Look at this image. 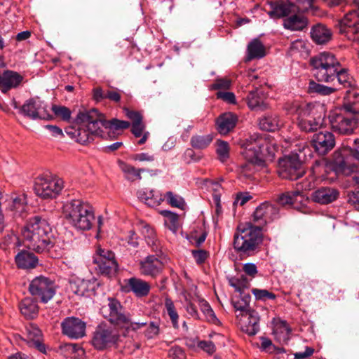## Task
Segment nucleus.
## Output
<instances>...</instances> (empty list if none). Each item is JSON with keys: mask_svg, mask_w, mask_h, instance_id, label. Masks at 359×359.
<instances>
[{"mask_svg": "<svg viewBox=\"0 0 359 359\" xmlns=\"http://www.w3.org/2000/svg\"><path fill=\"white\" fill-rule=\"evenodd\" d=\"M165 198L172 207L184 210L186 203L182 196L175 194L172 191H168L165 194Z\"/></svg>", "mask_w": 359, "mask_h": 359, "instance_id": "54", "label": "nucleus"}, {"mask_svg": "<svg viewBox=\"0 0 359 359\" xmlns=\"http://www.w3.org/2000/svg\"><path fill=\"white\" fill-rule=\"evenodd\" d=\"M266 50L264 46L258 39H253L248 46V60L259 59L264 57Z\"/></svg>", "mask_w": 359, "mask_h": 359, "instance_id": "41", "label": "nucleus"}, {"mask_svg": "<svg viewBox=\"0 0 359 359\" xmlns=\"http://www.w3.org/2000/svg\"><path fill=\"white\" fill-rule=\"evenodd\" d=\"M29 248L38 253L48 252L55 247V237L48 219L41 215L29 217L22 229Z\"/></svg>", "mask_w": 359, "mask_h": 359, "instance_id": "1", "label": "nucleus"}, {"mask_svg": "<svg viewBox=\"0 0 359 359\" xmlns=\"http://www.w3.org/2000/svg\"><path fill=\"white\" fill-rule=\"evenodd\" d=\"M357 114L348 113L344 116L338 123V133L344 135L351 134L357 128L358 119L356 117Z\"/></svg>", "mask_w": 359, "mask_h": 359, "instance_id": "36", "label": "nucleus"}, {"mask_svg": "<svg viewBox=\"0 0 359 359\" xmlns=\"http://www.w3.org/2000/svg\"><path fill=\"white\" fill-rule=\"evenodd\" d=\"M89 110L80 111L76 118L74 119V123L78 126L77 133L76 136V141L80 144H85L93 140V135L97 136L96 133H94L90 130L89 123L84 120H79V116L81 114L88 112Z\"/></svg>", "mask_w": 359, "mask_h": 359, "instance_id": "20", "label": "nucleus"}, {"mask_svg": "<svg viewBox=\"0 0 359 359\" xmlns=\"http://www.w3.org/2000/svg\"><path fill=\"white\" fill-rule=\"evenodd\" d=\"M270 11L267 12L270 18L273 20L286 18L295 13L291 4L285 0H273L269 2Z\"/></svg>", "mask_w": 359, "mask_h": 359, "instance_id": "19", "label": "nucleus"}, {"mask_svg": "<svg viewBox=\"0 0 359 359\" xmlns=\"http://www.w3.org/2000/svg\"><path fill=\"white\" fill-rule=\"evenodd\" d=\"M251 301V296L249 293L241 292L239 293L238 297H234L232 299V304L236 311H239L241 313H245L253 309L250 308V302Z\"/></svg>", "mask_w": 359, "mask_h": 359, "instance_id": "40", "label": "nucleus"}, {"mask_svg": "<svg viewBox=\"0 0 359 359\" xmlns=\"http://www.w3.org/2000/svg\"><path fill=\"white\" fill-rule=\"evenodd\" d=\"M198 304L200 309L205 315L208 321L217 325L219 320L216 317L215 313L211 308L210 304L204 299H199Z\"/></svg>", "mask_w": 359, "mask_h": 359, "instance_id": "48", "label": "nucleus"}, {"mask_svg": "<svg viewBox=\"0 0 359 359\" xmlns=\"http://www.w3.org/2000/svg\"><path fill=\"white\" fill-rule=\"evenodd\" d=\"M297 115V125L302 131L313 133L320 129L324 123L325 109L319 102H303L293 105Z\"/></svg>", "mask_w": 359, "mask_h": 359, "instance_id": "5", "label": "nucleus"}, {"mask_svg": "<svg viewBox=\"0 0 359 359\" xmlns=\"http://www.w3.org/2000/svg\"><path fill=\"white\" fill-rule=\"evenodd\" d=\"M150 284L139 278L132 277L123 280L121 290L126 293L133 292L137 297H144L149 294Z\"/></svg>", "mask_w": 359, "mask_h": 359, "instance_id": "16", "label": "nucleus"}, {"mask_svg": "<svg viewBox=\"0 0 359 359\" xmlns=\"http://www.w3.org/2000/svg\"><path fill=\"white\" fill-rule=\"evenodd\" d=\"M69 287L76 295L90 297L95 293V281L76 279L70 282Z\"/></svg>", "mask_w": 359, "mask_h": 359, "instance_id": "25", "label": "nucleus"}, {"mask_svg": "<svg viewBox=\"0 0 359 359\" xmlns=\"http://www.w3.org/2000/svg\"><path fill=\"white\" fill-rule=\"evenodd\" d=\"M312 200L320 204H328L337 198V190L334 188L321 187L315 191Z\"/></svg>", "mask_w": 359, "mask_h": 359, "instance_id": "33", "label": "nucleus"}, {"mask_svg": "<svg viewBox=\"0 0 359 359\" xmlns=\"http://www.w3.org/2000/svg\"><path fill=\"white\" fill-rule=\"evenodd\" d=\"M241 330L249 336L255 335L259 330V316L255 311H250L245 313H241Z\"/></svg>", "mask_w": 359, "mask_h": 359, "instance_id": "22", "label": "nucleus"}, {"mask_svg": "<svg viewBox=\"0 0 359 359\" xmlns=\"http://www.w3.org/2000/svg\"><path fill=\"white\" fill-rule=\"evenodd\" d=\"M51 109L56 118H58L65 122H70L72 119V111L68 107L62 105L53 104Z\"/></svg>", "mask_w": 359, "mask_h": 359, "instance_id": "51", "label": "nucleus"}, {"mask_svg": "<svg viewBox=\"0 0 359 359\" xmlns=\"http://www.w3.org/2000/svg\"><path fill=\"white\" fill-rule=\"evenodd\" d=\"M119 338L120 334L115 328L101 324L93 332L91 344L95 349L102 351L116 344Z\"/></svg>", "mask_w": 359, "mask_h": 359, "instance_id": "12", "label": "nucleus"}, {"mask_svg": "<svg viewBox=\"0 0 359 359\" xmlns=\"http://www.w3.org/2000/svg\"><path fill=\"white\" fill-rule=\"evenodd\" d=\"M23 76L18 72L12 70H6L0 73V90L3 93H7L11 89L18 88Z\"/></svg>", "mask_w": 359, "mask_h": 359, "instance_id": "21", "label": "nucleus"}, {"mask_svg": "<svg viewBox=\"0 0 359 359\" xmlns=\"http://www.w3.org/2000/svg\"><path fill=\"white\" fill-rule=\"evenodd\" d=\"M309 64L313 67V76L318 81L330 82L337 77V59L332 53H320L311 57Z\"/></svg>", "mask_w": 359, "mask_h": 359, "instance_id": "8", "label": "nucleus"}, {"mask_svg": "<svg viewBox=\"0 0 359 359\" xmlns=\"http://www.w3.org/2000/svg\"><path fill=\"white\" fill-rule=\"evenodd\" d=\"M202 158V155L196 154L193 149H187L182 156V158L186 163H191L199 161Z\"/></svg>", "mask_w": 359, "mask_h": 359, "instance_id": "61", "label": "nucleus"}, {"mask_svg": "<svg viewBox=\"0 0 359 359\" xmlns=\"http://www.w3.org/2000/svg\"><path fill=\"white\" fill-rule=\"evenodd\" d=\"M15 263L20 269H34L36 267L38 259L32 252L21 251L15 256Z\"/></svg>", "mask_w": 359, "mask_h": 359, "instance_id": "37", "label": "nucleus"}, {"mask_svg": "<svg viewBox=\"0 0 359 359\" xmlns=\"http://www.w3.org/2000/svg\"><path fill=\"white\" fill-rule=\"evenodd\" d=\"M191 255L197 264H203L209 256V253L205 250H192Z\"/></svg>", "mask_w": 359, "mask_h": 359, "instance_id": "62", "label": "nucleus"}, {"mask_svg": "<svg viewBox=\"0 0 359 359\" xmlns=\"http://www.w3.org/2000/svg\"><path fill=\"white\" fill-rule=\"evenodd\" d=\"M161 214L165 218V225L172 231L175 232L179 226V215L170 210H162Z\"/></svg>", "mask_w": 359, "mask_h": 359, "instance_id": "47", "label": "nucleus"}, {"mask_svg": "<svg viewBox=\"0 0 359 359\" xmlns=\"http://www.w3.org/2000/svg\"><path fill=\"white\" fill-rule=\"evenodd\" d=\"M229 283L238 293L245 292V290L248 289L250 285V280L244 275L239 278L233 277L230 278Z\"/></svg>", "mask_w": 359, "mask_h": 359, "instance_id": "52", "label": "nucleus"}, {"mask_svg": "<svg viewBox=\"0 0 359 359\" xmlns=\"http://www.w3.org/2000/svg\"><path fill=\"white\" fill-rule=\"evenodd\" d=\"M311 144L320 155H325L334 147V135L327 131L320 132L313 135Z\"/></svg>", "mask_w": 359, "mask_h": 359, "instance_id": "17", "label": "nucleus"}, {"mask_svg": "<svg viewBox=\"0 0 359 359\" xmlns=\"http://www.w3.org/2000/svg\"><path fill=\"white\" fill-rule=\"evenodd\" d=\"M290 2L295 13H307L312 11H315L318 8L314 5L315 0H287Z\"/></svg>", "mask_w": 359, "mask_h": 359, "instance_id": "42", "label": "nucleus"}, {"mask_svg": "<svg viewBox=\"0 0 359 359\" xmlns=\"http://www.w3.org/2000/svg\"><path fill=\"white\" fill-rule=\"evenodd\" d=\"M168 356L171 359H185L186 354L182 348L175 346L172 347L168 351Z\"/></svg>", "mask_w": 359, "mask_h": 359, "instance_id": "63", "label": "nucleus"}, {"mask_svg": "<svg viewBox=\"0 0 359 359\" xmlns=\"http://www.w3.org/2000/svg\"><path fill=\"white\" fill-rule=\"evenodd\" d=\"M62 214L69 224L80 231L90 230L95 220L93 208L80 200L67 201Z\"/></svg>", "mask_w": 359, "mask_h": 359, "instance_id": "6", "label": "nucleus"}, {"mask_svg": "<svg viewBox=\"0 0 359 359\" xmlns=\"http://www.w3.org/2000/svg\"><path fill=\"white\" fill-rule=\"evenodd\" d=\"M29 292L35 300L46 304L54 297L56 289L53 280L49 278L40 276L30 282Z\"/></svg>", "mask_w": 359, "mask_h": 359, "instance_id": "11", "label": "nucleus"}, {"mask_svg": "<svg viewBox=\"0 0 359 359\" xmlns=\"http://www.w3.org/2000/svg\"><path fill=\"white\" fill-rule=\"evenodd\" d=\"M358 170V168L345 160L338 163V174L341 173L346 176H351Z\"/></svg>", "mask_w": 359, "mask_h": 359, "instance_id": "59", "label": "nucleus"}, {"mask_svg": "<svg viewBox=\"0 0 359 359\" xmlns=\"http://www.w3.org/2000/svg\"><path fill=\"white\" fill-rule=\"evenodd\" d=\"M38 301L32 297H26L19 303V309L22 315L27 319H34L39 314Z\"/></svg>", "mask_w": 359, "mask_h": 359, "instance_id": "31", "label": "nucleus"}, {"mask_svg": "<svg viewBox=\"0 0 359 359\" xmlns=\"http://www.w3.org/2000/svg\"><path fill=\"white\" fill-rule=\"evenodd\" d=\"M294 15L288 16L283 20L284 28L291 31H302L308 25V19L302 15L293 13Z\"/></svg>", "mask_w": 359, "mask_h": 359, "instance_id": "35", "label": "nucleus"}, {"mask_svg": "<svg viewBox=\"0 0 359 359\" xmlns=\"http://www.w3.org/2000/svg\"><path fill=\"white\" fill-rule=\"evenodd\" d=\"M41 332L36 327H32V330H28V338L32 345L41 353H46V348L43 343L40 340Z\"/></svg>", "mask_w": 359, "mask_h": 359, "instance_id": "46", "label": "nucleus"}, {"mask_svg": "<svg viewBox=\"0 0 359 359\" xmlns=\"http://www.w3.org/2000/svg\"><path fill=\"white\" fill-rule=\"evenodd\" d=\"M263 233L260 226L251 222L241 223L233 235V246L241 257H251L260 250Z\"/></svg>", "mask_w": 359, "mask_h": 359, "instance_id": "3", "label": "nucleus"}, {"mask_svg": "<svg viewBox=\"0 0 359 359\" xmlns=\"http://www.w3.org/2000/svg\"><path fill=\"white\" fill-rule=\"evenodd\" d=\"M278 208L268 202L262 203L255 210L252 217L255 226H260L261 229L268 222L273 221L278 217Z\"/></svg>", "mask_w": 359, "mask_h": 359, "instance_id": "14", "label": "nucleus"}, {"mask_svg": "<svg viewBox=\"0 0 359 359\" xmlns=\"http://www.w3.org/2000/svg\"><path fill=\"white\" fill-rule=\"evenodd\" d=\"M19 113L30 119L52 120L53 118L47 109V105L39 97H32L26 100L19 109Z\"/></svg>", "mask_w": 359, "mask_h": 359, "instance_id": "13", "label": "nucleus"}, {"mask_svg": "<svg viewBox=\"0 0 359 359\" xmlns=\"http://www.w3.org/2000/svg\"><path fill=\"white\" fill-rule=\"evenodd\" d=\"M137 196L140 200L144 201L149 207H157L164 200L162 194L158 191L149 188L137 191Z\"/></svg>", "mask_w": 359, "mask_h": 359, "instance_id": "29", "label": "nucleus"}, {"mask_svg": "<svg viewBox=\"0 0 359 359\" xmlns=\"http://www.w3.org/2000/svg\"><path fill=\"white\" fill-rule=\"evenodd\" d=\"M121 170L124 173L125 177L127 180L135 182L136 180H142V173L147 172L152 175H156L158 172V170H151L147 168H137L135 166L123 163L121 166Z\"/></svg>", "mask_w": 359, "mask_h": 359, "instance_id": "34", "label": "nucleus"}, {"mask_svg": "<svg viewBox=\"0 0 359 359\" xmlns=\"http://www.w3.org/2000/svg\"><path fill=\"white\" fill-rule=\"evenodd\" d=\"M338 92H341L342 88H351L353 90V95L356 100H359V88L353 76L349 74L348 69L346 68H339L338 62Z\"/></svg>", "mask_w": 359, "mask_h": 359, "instance_id": "24", "label": "nucleus"}, {"mask_svg": "<svg viewBox=\"0 0 359 359\" xmlns=\"http://www.w3.org/2000/svg\"><path fill=\"white\" fill-rule=\"evenodd\" d=\"M259 128L264 131L274 132L279 128V117L276 114H266L259 119Z\"/></svg>", "mask_w": 359, "mask_h": 359, "instance_id": "38", "label": "nucleus"}, {"mask_svg": "<svg viewBox=\"0 0 359 359\" xmlns=\"http://www.w3.org/2000/svg\"><path fill=\"white\" fill-rule=\"evenodd\" d=\"M344 151H347L355 159L359 160V139H355L353 142L348 140L346 143L342 142L340 149H338V158L343 155Z\"/></svg>", "mask_w": 359, "mask_h": 359, "instance_id": "44", "label": "nucleus"}, {"mask_svg": "<svg viewBox=\"0 0 359 359\" xmlns=\"http://www.w3.org/2000/svg\"><path fill=\"white\" fill-rule=\"evenodd\" d=\"M261 341V346L260 348L262 351H265L266 353H273L274 352L281 353L284 351L283 348H276L272 343L271 340L265 337H260Z\"/></svg>", "mask_w": 359, "mask_h": 359, "instance_id": "57", "label": "nucleus"}, {"mask_svg": "<svg viewBox=\"0 0 359 359\" xmlns=\"http://www.w3.org/2000/svg\"><path fill=\"white\" fill-rule=\"evenodd\" d=\"M245 100L248 106L252 110L265 108L264 99L257 90L250 91Z\"/></svg>", "mask_w": 359, "mask_h": 359, "instance_id": "43", "label": "nucleus"}, {"mask_svg": "<svg viewBox=\"0 0 359 359\" xmlns=\"http://www.w3.org/2000/svg\"><path fill=\"white\" fill-rule=\"evenodd\" d=\"M159 254L149 255L140 262V272L142 275L156 278L162 273L164 264L158 257Z\"/></svg>", "mask_w": 359, "mask_h": 359, "instance_id": "15", "label": "nucleus"}, {"mask_svg": "<svg viewBox=\"0 0 359 359\" xmlns=\"http://www.w3.org/2000/svg\"><path fill=\"white\" fill-rule=\"evenodd\" d=\"M311 37L316 44H326L332 39V32L325 25L319 23L312 27Z\"/></svg>", "mask_w": 359, "mask_h": 359, "instance_id": "28", "label": "nucleus"}, {"mask_svg": "<svg viewBox=\"0 0 359 359\" xmlns=\"http://www.w3.org/2000/svg\"><path fill=\"white\" fill-rule=\"evenodd\" d=\"M62 333L70 338L79 339L85 335L86 323L75 317L66 318L61 324Z\"/></svg>", "mask_w": 359, "mask_h": 359, "instance_id": "18", "label": "nucleus"}, {"mask_svg": "<svg viewBox=\"0 0 359 359\" xmlns=\"http://www.w3.org/2000/svg\"><path fill=\"white\" fill-rule=\"evenodd\" d=\"M78 118L88 122L90 130L103 139H112L115 137L116 131L127 129L130 126V122L117 118L107 121L105 115L95 108L90 109L87 113L81 114Z\"/></svg>", "mask_w": 359, "mask_h": 359, "instance_id": "4", "label": "nucleus"}, {"mask_svg": "<svg viewBox=\"0 0 359 359\" xmlns=\"http://www.w3.org/2000/svg\"><path fill=\"white\" fill-rule=\"evenodd\" d=\"M252 293L255 295L257 300L266 301L267 299H275L276 296L274 293L269 292L267 290H262L257 288H253Z\"/></svg>", "mask_w": 359, "mask_h": 359, "instance_id": "60", "label": "nucleus"}, {"mask_svg": "<svg viewBox=\"0 0 359 359\" xmlns=\"http://www.w3.org/2000/svg\"><path fill=\"white\" fill-rule=\"evenodd\" d=\"M27 203V198L25 194L15 196H11L6 210L11 212V216L13 218L22 217V213L25 210Z\"/></svg>", "mask_w": 359, "mask_h": 359, "instance_id": "30", "label": "nucleus"}, {"mask_svg": "<svg viewBox=\"0 0 359 359\" xmlns=\"http://www.w3.org/2000/svg\"><path fill=\"white\" fill-rule=\"evenodd\" d=\"M278 173L281 178L290 180H297L302 177L305 173V168L299 155L292 153L280 158Z\"/></svg>", "mask_w": 359, "mask_h": 359, "instance_id": "10", "label": "nucleus"}, {"mask_svg": "<svg viewBox=\"0 0 359 359\" xmlns=\"http://www.w3.org/2000/svg\"><path fill=\"white\" fill-rule=\"evenodd\" d=\"M336 88L327 87L323 84L318 83L314 81H310L309 83L308 92L310 93H317L321 95H328L336 91Z\"/></svg>", "mask_w": 359, "mask_h": 359, "instance_id": "49", "label": "nucleus"}, {"mask_svg": "<svg viewBox=\"0 0 359 359\" xmlns=\"http://www.w3.org/2000/svg\"><path fill=\"white\" fill-rule=\"evenodd\" d=\"M63 187L64 182L62 179L48 174L41 175L34 180V192L43 199L56 198Z\"/></svg>", "mask_w": 359, "mask_h": 359, "instance_id": "9", "label": "nucleus"}, {"mask_svg": "<svg viewBox=\"0 0 359 359\" xmlns=\"http://www.w3.org/2000/svg\"><path fill=\"white\" fill-rule=\"evenodd\" d=\"M317 166H322L324 170L323 175V180L333 182L337 179V159L333 158L329 159L327 158H323L320 161H316Z\"/></svg>", "mask_w": 359, "mask_h": 359, "instance_id": "32", "label": "nucleus"}, {"mask_svg": "<svg viewBox=\"0 0 359 359\" xmlns=\"http://www.w3.org/2000/svg\"><path fill=\"white\" fill-rule=\"evenodd\" d=\"M300 196L295 190L282 194L278 198V203L282 205H291Z\"/></svg>", "mask_w": 359, "mask_h": 359, "instance_id": "58", "label": "nucleus"}, {"mask_svg": "<svg viewBox=\"0 0 359 359\" xmlns=\"http://www.w3.org/2000/svg\"><path fill=\"white\" fill-rule=\"evenodd\" d=\"M94 264L97 265L96 269L98 273L108 278L114 276L118 269L116 260H108L104 262L100 260L99 262H94Z\"/></svg>", "mask_w": 359, "mask_h": 359, "instance_id": "39", "label": "nucleus"}, {"mask_svg": "<svg viewBox=\"0 0 359 359\" xmlns=\"http://www.w3.org/2000/svg\"><path fill=\"white\" fill-rule=\"evenodd\" d=\"M217 144L216 153L218 159L222 163L226 162L229 158L230 149L228 142L223 140H218Z\"/></svg>", "mask_w": 359, "mask_h": 359, "instance_id": "55", "label": "nucleus"}, {"mask_svg": "<svg viewBox=\"0 0 359 359\" xmlns=\"http://www.w3.org/2000/svg\"><path fill=\"white\" fill-rule=\"evenodd\" d=\"M316 177L313 174L309 175L302 182L296 184L295 191L304 193L306 191H310L316 187Z\"/></svg>", "mask_w": 359, "mask_h": 359, "instance_id": "53", "label": "nucleus"}, {"mask_svg": "<svg viewBox=\"0 0 359 359\" xmlns=\"http://www.w3.org/2000/svg\"><path fill=\"white\" fill-rule=\"evenodd\" d=\"M140 225L142 234L151 250L155 253H162L161 245L156 238V233L154 228L144 222H141Z\"/></svg>", "mask_w": 359, "mask_h": 359, "instance_id": "26", "label": "nucleus"}, {"mask_svg": "<svg viewBox=\"0 0 359 359\" xmlns=\"http://www.w3.org/2000/svg\"><path fill=\"white\" fill-rule=\"evenodd\" d=\"M355 2L359 8L358 0ZM339 32L343 33H352L358 34V39H359V14L356 12H353L347 14L344 19L338 23Z\"/></svg>", "mask_w": 359, "mask_h": 359, "instance_id": "23", "label": "nucleus"}, {"mask_svg": "<svg viewBox=\"0 0 359 359\" xmlns=\"http://www.w3.org/2000/svg\"><path fill=\"white\" fill-rule=\"evenodd\" d=\"M103 316L111 323L128 332L129 330L136 331L145 326L147 323L133 322L130 315L125 311L121 302L115 298H109L107 306L102 308Z\"/></svg>", "mask_w": 359, "mask_h": 359, "instance_id": "7", "label": "nucleus"}, {"mask_svg": "<svg viewBox=\"0 0 359 359\" xmlns=\"http://www.w3.org/2000/svg\"><path fill=\"white\" fill-rule=\"evenodd\" d=\"M237 121L238 117L235 114H222L217 119V130L220 134L226 135L235 128Z\"/></svg>", "mask_w": 359, "mask_h": 359, "instance_id": "27", "label": "nucleus"}, {"mask_svg": "<svg viewBox=\"0 0 359 359\" xmlns=\"http://www.w3.org/2000/svg\"><path fill=\"white\" fill-rule=\"evenodd\" d=\"M244 147L245 167L257 170L266 168L267 161H273L278 149L274 142L255 134L246 139Z\"/></svg>", "mask_w": 359, "mask_h": 359, "instance_id": "2", "label": "nucleus"}, {"mask_svg": "<svg viewBox=\"0 0 359 359\" xmlns=\"http://www.w3.org/2000/svg\"><path fill=\"white\" fill-rule=\"evenodd\" d=\"M159 324L156 322L151 321L145 331V336L148 339H152L159 334Z\"/></svg>", "mask_w": 359, "mask_h": 359, "instance_id": "64", "label": "nucleus"}, {"mask_svg": "<svg viewBox=\"0 0 359 359\" xmlns=\"http://www.w3.org/2000/svg\"><path fill=\"white\" fill-rule=\"evenodd\" d=\"M165 307L167 313L171 320L172 325L174 328L177 329L179 327L178 320L179 315L177 312L175 306L172 300L170 297H166L165 299Z\"/></svg>", "mask_w": 359, "mask_h": 359, "instance_id": "50", "label": "nucleus"}, {"mask_svg": "<svg viewBox=\"0 0 359 359\" xmlns=\"http://www.w3.org/2000/svg\"><path fill=\"white\" fill-rule=\"evenodd\" d=\"M213 138L211 135H193L190 140V144L196 149H205L212 142Z\"/></svg>", "mask_w": 359, "mask_h": 359, "instance_id": "45", "label": "nucleus"}, {"mask_svg": "<svg viewBox=\"0 0 359 359\" xmlns=\"http://www.w3.org/2000/svg\"><path fill=\"white\" fill-rule=\"evenodd\" d=\"M100 260L107 262L108 260H116L115 254L110 250L98 248L95 255L93 256V263L99 262Z\"/></svg>", "mask_w": 359, "mask_h": 359, "instance_id": "56", "label": "nucleus"}]
</instances>
